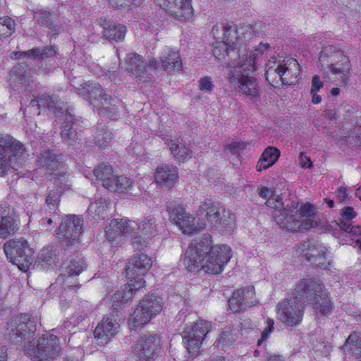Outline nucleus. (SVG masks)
Wrapping results in <instances>:
<instances>
[{
    "instance_id": "nucleus-1",
    "label": "nucleus",
    "mask_w": 361,
    "mask_h": 361,
    "mask_svg": "<svg viewBox=\"0 0 361 361\" xmlns=\"http://www.w3.org/2000/svg\"><path fill=\"white\" fill-rule=\"evenodd\" d=\"M36 331L35 320L25 314L8 324L6 334L34 361H49L57 357L61 350L58 336L46 334L35 340Z\"/></svg>"
},
{
    "instance_id": "nucleus-2",
    "label": "nucleus",
    "mask_w": 361,
    "mask_h": 361,
    "mask_svg": "<svg viewBox=\"0 0 361 361\" xmlns=\"http://www.w3.org/2000/svg\"><path fill=\"white\" fill-rule=\"evenodd\" d=\"M293 297L280 302L277 305V314L287 325L298 324L302 319L305 302L312 304L317 312L327 314L331 310V302L323 291L322 285L313 279H303L295 286Z\"/></svg>"
},
{
    "instance_id": "nucleus-3",
    "label": "nucleus",
    "mask_w": 361,
    "mask_h": 361,
    "mask_svg": "<svg viewBox=\"0 0 361 361\" xmlns=\"http://www.w3.org/2000/svg\"><path fill=\"white\" fill-rule=\"evenodd\" d=\"M231 247L225 244L212 245L209 238L193 240L185 252L183 263L188 271L202 269L219 274L231 257Z\"/></svg>"
},
{
    "instance_id": "nucleus-4",
    "label": "nucleus",
    "mask_w": 361,
    "mask_h": 361,
    "mask_svg": "<svg viewBox=\"0 0 361 361\" xmlns=\"http://www.w3.org/2000/svg\"><path fill=\"white\" fill-rule=\"evenodd\" d=\"M247 27L238 28L235 25L223 23L213 27L212 32L219 44L213 49V54L218 59L224 60L228 66H236L245 51V42L252 37Z\"/></svg>"
},
{
    "instance_id": "nucleus-5",
    "label": "nucleus",
    "mask_w": 361,
    "mask_h": 361,
    "mask_svg": "<svg viewBox=\"0 0 361 361\" xmlns=\"http://www.w3.org/2000/svg\"><path fill=\"white\" fill-rule=\"evenodd\" d=\"M42 107L47 108L49 112L54 114L56 118L55 122L61 123V136L63 141L68 145H74L79 140V135L73 128V116L65 108L64 104L60 102L57 96L44 94L31 99L27 106L30 110H39Z\"/></svg>"
},
{
    "instance_id": "nucleus-6",
    "label": "nucleus",
    "mask_w": 361,
    "mask_h": 361,
    "mask_svg": "<svg viewBox=\"0 0 361 361\" xmlns=\"http://www.w3.org/2000/svg\"><path fill=\"white\" fill-rule=\"evenodd\" d=\"M255 54L250 52L249 55H243L242 59L237 62L236 66L228 73V79L238 91L251 99L259 97L260 88L257 80L250 75V73L255 71Z\"/></svg>"
},
{
    "instance_id": "nucleus-7",
    "label": "nucleus",
    "mask_w": 361,
    "mask_h": 361,
    "mask_svg": "<svg viewBox=\"0 0 361 361\" xmlns=\"http://www.w3.org/2000/svg\"><path fill=\"white\" fill-rule=\"evenodd\" d=\"M319 59L326 63L331 73L329 78L334 83L339 86L349 84L351 63L342 50L333 45H326L321 51Z\"/></svg>"
},
{
    "instance_id": "nucleus-8",
    "label": "nucleus",
    "mask_w": 361,
    "mask_h": 361,
    "mask_svg": "<svg viewBox=\"0 0 361 361\" xmlns=\"http://www.w3.org/2000/svg\"><path fill=\"white\" fill-rule=\"evenodd\" d=\"M4 250L7 259L23 271H26L33 262L34 251L23 238L7 240L4 245Z\"/></svg>"
},
{
    "instance_id": "nucleus-9",
    "label": "nucleus",
    "mask_w": 361,
    "mask_h": 361,
    "mask_svg": "<svg viewBox=\"0 0 361 361\" xmlns=\"http://www.w3.org/2000/svg\"><path fill=\"white\" fill-rule=\"evenodd\" d=\"M164 303V299L158 295H146L130 318V325L137 328L148 323L161 311Z\"/></svg>"
},
{
    "instance_id": "nucleus-10",
    "label": "nucleus",
    "mask_w": 361,
    "mask_h": 361,
    "mask_svg": "<svg viewBox=\"0 0 361 361\" xmlns=\"http://www.w3.org/2000/svg\"><path fill=\"white\" fill-rule=\"evenodd\" d=\"M211 328L210 322L202 319L185 328L182 334V338L189 354L192 356L198 354L202 341L206 338Z\"/></svg>"
},
{
    "instance_id": "nucleus-11",
    "label": "nucleus",
    "mask_w": 361,
    "mask_h": 361,
    "mask_svg": "<svg viewBox=\"0 0 361 361\" xmlns=\"http://www.w3.org/2000/svg\"><path fill=\"white\" fill-rule=\"evenodd\" d=\"M25 152L24 145L9 135H0V176L11 167V157H22Z\"/></svg>"
},
{
    "instance_id": "nucleus-12",
    "label": "nucleus",
    "mask_w": 361,
    "mask_h": 361,
    "mask_svg": "<svg viewBox=\"0 0 361 361\" xmlns=\"http://www.w3.org/2000/svg\"><path fill=\"white\" fill-rule=\"evenodd\" d=\"M169 219L174 223L183 233L192 234L197 232V227L195 226L194 217L187 213L185 209L175 201L166 203Z\"/></svg>"
},
{
    "instance_id": "nucleus-13",
    "label": "nucleus",
    "mask_w": 361,
    "mask_h": 361,
    "mask_svg": "<svg viewBox=\"0 0 361 361\" xmlns=\"http://www.w3.org/2000/svg\"><path fill=\"white\" fill-rule=\"evenodd\" d=\"M83 219L82 216L67 215L59 228L58 238L65 243L71 245L78 243L82 232Z\"/></svg>"
},
{
    "instance_id": "nucleus-14",
    "label": "nucleus",
    "mask_w": 361,
    "mask_h": 361,
    "mask_svg": "<svg viewBox=\"0 0 361 361\" xmlns=\"http://www.w3.org/2000/svg\"><path fill=\"white\" fill-rule=\"evenodd\" d=\"M266 204L274 209L272 212L273 218L277 224L283 228L288 231H299L305 230L302 228L303 224L295 217L291 213H286L282 210L283 202L281 200H274V199L267 201Z\"/></svg>"
},
{
    "instance_id": "nucleus-15",
    "label": "nucleus",
    "mask_w": 361,
    "mask_h": 361,
    "mask_svg": "<svg viewBox=\"0 0 361 361\" xmlns=\"http://www.w3.org/2000/svg\"><path fill=\"white\" fill-rule=\"evenodd\" d=\"M156 218L149 214L145 217L139 224L137 231L131 235V243L135 249L141 250L145 247L149 240L157 234Z\"/></svg>"
},
{
    "instance_id": "nucleus-16",
    "label": "nucleus",
    "mask_w": 361,
    "mask_h": 361,
    "mask_svg": "<svg viewBox=\"0 0 361 361\" xmlns=\"http://www.w3.org/2000/svg\"><path fill=\"white\" fill-rule=\"evenodd\" d=\"M36 164L46 174L59 176L66 173L63 156L55 154L51 149L42 151L37 156Z\"/></svg>"
},
{
    "instance_id": "nucleus-17",
    "label": "nucleus",
    "mask_w": 361,
    "mask_h": 361,
    "mask_svg": "<svg viewBox=\"0 0 361 361\" xmlns=\"http://www.w3.org/2000/svg\"><path fill=\"white\" fill-rule=\"evenodd\" d=\"M162 340L157 334H147L141 336L135 345L138 357L157 358L160 352Z\"/></svg>"
},
{
    "instance_id": "nucleus-18",
    "label": "nucleus",
    "mask_w": 361,
    "mask_h": 361,
    "mask_svg": "<svg viewBox=\"0 0 361 361\" xmlns=\"http://www.w3.org/2000/svg\"><path fill=\"white\" fill-rule=\"evenodd\" d=\"M120 328L119 321L114 314L104 317L103 319L96 326L94 336L101 345L106 344L118 332Z\"/></svg>"
},
{
    "instance_id": "nucleus-19",
    "label": "nucleus",
    "mask_w": 361,
    "mask_h": 361,
    "mask_svg": "<svg viewBox=\"0 0 361 361\" xmlns=\"http://www.w3.org/2000/svg\"><path fill=\"white\" fill-rule=\"evenodd\" d=\"M160 6L170 16L185 20L192 16L191 0H157Z\"/></svg>"
},
{
    "instance_id": "nucleus-20",
    "label": "nucleus",
    "mask_w": 361,
    "mask_h": 361,
    "mask_svg": "<svg viewBox=\"0 0 361 361\" xmlns=\"http://www.w3.org/2000/svg\"><path fill=\"white\" fill-rule=\"evenodd\" d=\"M134 281L131 280L130 284H126L121 287V288L116 292L113 297L112 308L118 310L121 307V304L126 303L141 288L144 287L145 281L143 278L138 277L137 279L132 278Z\"/></svg>"
},
{
    "instance_id": "nucleus-21",
    "label": "nucleus",
    "mask_w": 361,
    "mask_h": 361,
    "mask_svg": "<svg viewBox=\"0 0 361 361\" xmlns=\"http://www.w3.org/2000/svg\"><path fill=\"white\" fill-rule=\"evenodd\" d=\"M254 286H251L233 292L232 297L228 300V310L231 312H238L247 307L254 305L253 301H249V298L254 294Z\"/></svg>"
},
{
    "instance_id": "nucleus-22",
    "label": "nucleus",
    "mask_w": 361,
    "mask_h": 361,
    "mask_svg": "<svg viewBox=\"0 0 361 361\" xmlns=\"http://www.w3.org/2000/svg\"><path fill=\"white\" fill-rule=\"evenodd\" d=\"M152 265V259L147 255L143 253L135 255L128 262L126 276L128 278H135L137 276L144 275Z\"/></svg>"
},
{
    "instance_id": "nucleus-23",
    "label": "nucleus",
    "mask_w": 361,
    "mask_h": 361,
    "mask_svg": "<svg viewBox=\"0 0 361 361\" xmlns=\"http://www.w3.org/2000/svg\"><path fill=\"white\" fill-rule=\"evenodd\" d=\"M135 222L123 220L114 219L106 228V236L109 241H114L117 236L128 235L130 233L133 235V231L135 228Z\"/></svg>"
},
{
    "instance_id": "nucleus-24",
    "label": "nucleus",
    "mask_w": 361,
    "mask_h": 361,
    "mask_svg": "<svg viewBox=\"0 0 361 361\" xmlns=\"http://www.w3.org/2000/svg\"><path fill=\"white\" fill-rule=\"evenodd\" d=\"M85 268L86 263L84 259L80 258L73 259L64 267V273L58 276L56 281L59 283L67 282L68 283L64 285L65 290H71L73 286L69 284V280L71 279L72 276H78Z\"/></svg>"
},
{
    "instance_id": "nucleus-25",
    "label": "nucleus",
    "mask_w": 361,
    "mask_h": 361,
    "mask_svg": "<svg viewBox=\"0 0 361 361\" xmlns=\"http://www.w3.org/2000/svg\"><path fill=\"white\" fill-rule=\"evenodd\" d=\"M18 229L13 211L0 207V237L6 238L15 233Z\"/></svg>"
},
{
    "instance_id": "nucleus-26",
    "label": "nucleus",
    "mask_w": 361,
    "mask_h": 361,
    "mask_svg": "<svg viewBox=\"0 0 361 361\" xmlns=\"http://www.w3.org/2000/svg\"><path fill=\"white\" fill-rule=\"evenodd\" d=\"M100 25L103 28L104 37L109 41L118 42L124 39L126 27L124 25L116 24L112 20H100Z\"/></svg>"
},
{
    "instance_id": "nucleus-27",
    "label": "nucleus",
    "mask_w": 361,
    "mask_h": 361,
    "mask_svg": "<svg viewBox=\"0 0 361 361\" xmlns=\"http://www.w3.org/2000/svg\"><path fill=\"white\" fill-rule=\"evenodd\" d=\"M31 70L27 65L20 63L13 68L10 74V86L13 89L19 90L18 85L20 87L26 86L30 84Z\"/></svg>"
},
{
    "instance_id": "nucleus-28",
    "label": "nucleus",
    "mask_w": 361,
    "mask_h": 361,
    "mask_svg": "<svg viewBox=\"0 0 361 361\" xmlns=\"http://www.w3.org/2000/svg\"><path fill=\"white\" fill-rule=\"evenodd\" d=\"M161 68L168 73L182 70V60L178 51L169 47L164 49L160 56Z\"/></svg>"
},
{
    "instance_id": "nucleus-29",
    "label": "nucleus",
    "mask_w": 361,
    "mask_h": 361,
    "mask_svg": "<svg viewBox=\"0 0 361 361\" xmlns=\"http://www.w3.org/2000/svg\"><path fill=\"white\" fill-rule=\"evenodd\" d=\"M178 178L177 169L169 165H163L157 168L155 180L162 187L171 188Z\"/></svg>"
},
{
    "instance_id": "nucleus-30",
    "label": "nucleus",
    "mask_w": 361,
    "mask_h": 361,
    "mask_svg": "<svg viewBox=\"0 0 361 361\" xmlns=\"http://www.w3.org/2000/svg\"><path fill=\"white\" fill-rule=\"evenodd\" d=\"M78 94L85 97L94 107L99 106V100L106 93L99 83L89 82L82 85Z\"/></svg>"
},
{
    "instance_id": "nucleus-31",
    "label": "nucleus",
    "mask_w": 361,
    "mask_h": 361,
    "mask_svg": "<svg viewBox=\"0 0 361 361\" xmlns=\"http://www.w3.org/2000/svg\"><path fill=\"white\" fill-rule=\"evenodd\" d=\"M126 70L134 74L136 78H140L141 80L145 78L147 63L143 58L135 53H130L126 56Z\"/></svg>"
},
{
    "instance_id": "nucleus-32",
    "label": "nucleus",
    "mask_w": 361,
    "mask_h": 361,
    "mask_svg": "<svg viewBox=\"0 0 361 361\" xmlns=\"http://www.w3.org/2000/svg\"><path fill=\"white\" fill-rule=\"evenodd\" d=\"M63 249L53 245L43 247L37 256V262L46 265L56 264L59 259L63 258Z\"/></svg>"
},
{
    "instance_id": "nucleus-33",
    "label": "nucleus",
    "mask_w": 361,
    "mask_h": 361,
    "mask_svg": "<svg viewBox=\"0 0 361 361\" xmlns=\"http://www.w3.org/2000/svg\"><path fill=\"white\" fill-rule=\"evenodd\" d=\"M266 80L269 81V78L276 75L283 85H293L297 82V76L290 75V69L286 66V63H279L276 68L269 67L266 71Z\"/></svg>"
},
{
    "instance_id": "nucleus-34",
    "label": "nucleus",
    "mask_w": 361,
    "mask_h": 361,
    "mask_svg": "<svg viewBox=\"0 0 361 361\" xmlns=\"http://www.w3.org/2000/svg\"><path fill=\"white\" fill-rule=\"evenodd\" d=\"M34 13L35 18L41 27H47L52 35H58L61 27L55 23L54 14L44 9H37Z\"/></svg>"
},
{
    "instance_id": "nucleus-35",
    "label": "nucleus",
    "mask_w": 361,
    "mask_h": 361,
    "mask_svg": "<svg viewBox=\"0 0 361 361\" xmlns=\"http://www.w3.org/2000/svg\"><path fill=\"white\" fill-rule=\"evenodd\" d=\"M112 185L114 188H110L109 190L117 192L119 193H128L131 195H137L139 190H135L136 185L129 178L126 176H116Z\"/></svg>"
},
{
    "instance_id": "nucleus-36",
    "label": "nucleus",
    "mask_w": 361,
    "mask_h": 361,
    "mask_svg": "<svg viewBox=\"0 0 361 361\" xmlns=\"http://www.w3.org/2000/svg\"><path fill=\"white\" fill-rule=\"evenodd\" d=\"M96 180L101 182L102 185L109 189L114 188L112 183L116 177L113 173L112 167L109 164H102L94 170Z\"/></svg>"
},
{
    "instance_id": "nucleus-37",
    "label": "nucleus",
    "mask_w": 361,
    "mask_h": 361,
    "mask_svg": "<svg viewBox=\"0 0 361 361\" xmlns=\"http://www.w3.org/2000/svg\"><path fill=\"white\" fill-rule=\"evenodd\" d=\"M280 151L274 147H268L263 152L256 168L258 171L267 169L271 166L279 159Z\"/></svg>"
},
{
    "instance_id": "nucleus-38",
    "label": "nucleus",
    "mask_w": 361,
    "mask_h": 361,
    "mask_svg": "<svg viewBox=\"0 0 361 361\" xmlns=\"http://www.w3.org/2000/svg\"><path fill=\"white\" fill-rule=\"evenodd\" d=\"M342 348L345 354H352L361 360V334H350Z\"/></svg>"
},
{
    "instance_id": "nucleus-39",
    "label": "nucleus",
    "mask_w": 361,
    "mask_h": 361,
    "mask_svg": "<svg viewBox=\"0 0 361 361\" xmlns=\"http://www.w3.org/2000/svg\"><path fill=\"white\" fill-rule=\"evenodd\" d=\"M166 143L169 146L171 153L178 161L184 162L191 157V152L183 142L177 140H168Z\"/></svg>"
},
{
    "instance_id": "nucleus-40",
    "label": "nucleus",
    "mask_w": 361,
    "mask_h": 361,
    "mask_svg": "<svg viewBox=\"0 0 361 361\" xmlns=\"http://www.w3.org/2000/svg\"><path fill=\"white\" fill-rule=\"evenodd\" d=\"M299 216L300 217L305 218L301 221L303 224L302 228H305V230H308L317 226V221L314 219V207L310 203H305L300 207L299 209Z\"/></svg>"
},
{
    "instance_id": "nucleus-41",
    "label": "nucleus",
    "mask_w": 361,
    "mask_h": 361,
    "mask_svg": "<svg viewBox=\"0 0 361 361\" xmlns=\"http://www.w3.org/2000/svg\"><path fill=\"white\" fill-rule=\"evenodd\" d=\"M356 216L357 212L352 207H345L343 209L338 221H334L332 224H334L336 226H338L344 231H348L352 225V221Z\"/></svg>"
},
{
    "instance_id": "nucleus-42",
    "label": "nucleus",
    "mask_w": 361,
    "mask_h": 361,
    "mask_svg": "<svg viewBox=\"0 0 361 361\" xmlns=\"http://www.w3.org/2000/svg\"><path fill=\"white\" fill-rule=\"evenodd\" d=\"M237 337L233 334L230 327H226L223 329L219 338L216 340L217 348L225 350L232 345Z\"/></svg>"
},
{
    "instance_id": "nucleus-43",
    "label": "nucleus",
    "mask_w": 361,
    "mask_h": 361,
    "mask_svg": "<svg viewBox=\"0 0 361 361\" xmlns=\"http://www.w3.org/2000/svg\"><path fill=\"white\" fill-rule=\"evenodd\" d=\"M106 202L99 198L90 204L88 212L94 219H104L106 215Z\"/></svg>"
},
{
    "instance_id": "nucleus-44",
    "label": "nucleus",
    "mask_w": 361,
    "mask_h": 361,
    "mask_svg": "<svg viewBox=\"0 0 361 361\" xmlns=\"http://www.w3.org/2000/svg\"><path fill=\"white\" fill-rule=\"evenodd\" d=\"M327 248L318 243L313 242L307 245V252L305 253L306 259L312 261L322 255L326 254Z\"/></svg>"
},
{
    "instance_id": "nucleus-45",
    "label": "nucleus",
    "mask_w": 361,
    "mask_h": 361,
    "mask_svg": "<svg viewBox=\"0 0 361 361\" xmlns=\"http://www.w3.org/2000/svg\"><path fill=\"white\" fill-rule=\"evenodd\" d=\"M61 191L59 188L56 190H51L45 201V204L47 209L50 212L56 213L60 202Z\"/></svg>"
},
{
    "instance_id": "nucleus-46",
    "label": "nucleus",
    "mask_w": 361,
    "mask_h": 361,
    "mask_svg": "<svg viewBox=\"0 0 361 361\" xmlns=\"http://www.w3.org/2000/svg\"><path fill=\"white\" fill-rule=\"evenodd\" d=\"M200 207L201 210L206 212L207 220L211 223H214V220L215 219L214 215L215 213H218V209H221V204L219 202H213L212 200H209L202 203Z\"/></svg>"
},
{
    "instance_id": "nucleus-47",
    "label": "nucleus",
    "mask_w": 361,
    "mask_h": 361,
    "mask_svg": "<svg viewBox=\"0 0 361 361\" xmlns=\"http://www.w3.org/2000/svg\"><path fill=\"white\" fill-rule=\"evenodd\" d=\"M112 139V133L106 128H98L94 136L95 144L100 147L107 145Z\"/></svg>"
},
{
    "instance_id": "nucleus-48",
    "label": "nucleus",
    "mask_w": 361,
    "mask_h": 361,
    "mask_svg": "<svg viewBox=\"0 0 361 361\" xmlns=\"http://www.w3.org/2000/svg\"><path fill=\"white\" fill-rule=\"evenodd\" d=\"M235 216L233 213L230 210L226 209L225 212H223L221 221L218 224L219 227H228L230 230L233 229L235 225Z\"/></svg>"
},
{
    "instance_id": "nucleus-49",
    "label": "nucleus",
    "mask_w": 361,
    "mask_h": 361,
    "mask_svg": "<svg viewBox=\"0 0 361 361\" xmlns=\"http://www.w3.org/2000/svg\"><path fill=\"white\" fill-rule=\"evenodd\" d=\"M123 104L120 101H115L114 103L110 104V106H106V110L102 109V114L106 115L109 117L116 118L123 109Z\"/></svg>"
},
{
    "instance_id": "nucleus-50",
    "label": "nucleus",
    "mask_w": 361,
    "mask_h": 361,
    "mask_svg": "<svg viewBox=\"0 0 361 361\" xmlns=\"http://www.w3.org/2000/svg\"><path fill=\"white\" fill-rule=\"evenodd\" d=\"M141 0H109V4L119 10L129 9L133 6L140 3Z\"/></svg>"
},
{
    "instance_id": "nucleus-51",
    "label": "nucleus",
    "mask_w": 361,
    "mask_h": 361,
    "mask_svg": "<svg viewBox=\"0 0 361 361\" xmlns=\"http://www.w3.org/2000/svg\"><path fill=\"white\" fill-rule=\"evenodd\" d=\"M330 257V253L327 251L326 254L322 255L319 257L313 259L312 264L316 267H321L325 269H329L331 265V260L329 259Z\"/></svg>"
},
{
    "instance_id": "nucleus-52",
    "label": "nucleus",
    "mask_w": 361,
    "mask_h": 361,
    "mask_svg": "<svg viewBox=\"0 0 361 361\" xmlns=\"http://www.w3.org/2000/svg\"><path fill=\"white\" fill-rule=\"evenodd\" d=\"M214 85L212 78L205 76L199 80V88L205 93H211L212 92Z\"/></svg>"
},
{
    "instance_id": "nucleus-53",
    "label": "nucleus",
    "mask_w": 361,
    "mask_h": 361,
    "mask_svg": "<svg viewBox=\"0 0 361 361\" xmlns=\"http://www.w3.org/2000/svg\"><path fill=\"white\" fill-rule=\"evenodd\" d=\"M274 190L272 188H269L266 186H262L260 188L258 189V195L259 197L267 199L268 198L267 201L269 200L274 199L276 200H281V199L279 198V196H277L276 198L274 197Z\"/></svg>"
},
{
    "instance_id": "nucleus-54",
    "label": "nucleus",
    "mask_w": 361,
    "mask_h": 361,
    "mask_svg": "<svg viewBox=\"0 0 361 361\" xmlns=\"http://www.w3.org/2000/svg\"><path fill=\"white\" fill-rule=\"evenodd\" d=\"M274 322L273 319H267V326L262 332L261 338L257 341L258 345H262V343L269 338V335L274 330Z\"/></svg>"
},
{
    "instance_id": "nucleus-55",
    "label": "nucleus",
    "mask_w": 361,
    "mask_h": 361,
    "mask_svg": "<svg viewBox=\"0 0 361 361\" xmlns=\"http://www.w3.org/2000/svg\"><path fill=\"white\" fill-rule=\"evenodd\" d=\"M112 102H115V100H114L111 96L105 94V96L102 97L99 100V106H94V108L97 109L99 114H102L101 110H106V106H110V104H111Z\"/></svg>"
},
{
    "instance_id": "nucleus-56",
    "label": "nucleus",
    "mask_w": 361,
    "mask_h": 361,
    "mask_svg": "<svg viewBox=\"0 0 361 361\" xmlns=\"http://www.w3.org/2000/svg\"><path fill=\"white\" fill-rule=\"evenodd\" d=\"M0 20H2L1 24L3 26H6L8 28V30H9L11 31V32L8 35V36H11L12 35V33H13L16 30V24L15 21L11 18L8 17V16L6 18H0Z\"/></svg>"
},
{
    "instance_id": "nucleus-57",
    "label": "nucleus",
    "mask_w": 361,
    "mask_h": 361,
    "mask_svg": "<svg viewBox=\"0 0 361 361\" xmlns=\"http://www.w3.org/2000/svg\"><path fill=\"white\" fill-rule=\"evenodd\" d=\"M56 53L53 46H46L41 49V59L54 56Z\"/></svg>"
},
{
    "instance_id": "nucleus-58",
    "label": "nucleus",
    "mask_w": 361,
    "mask_h": 361,
    "mask_svg": "<svg viewBox=\"0 0 361 361\" xmlns=\"http://www.w3.org/2000/svg\"><path fill=\"white\" fill-rule=\"evenodd\" d=\"M269 47V44H259L258 47L255 50V51H247L245 49V52H243L242 54V56L243 55H249V54L250 52H252L255 54V62L256 63V60H257V56L258 55V54H262L265 50L268 49Z\"/></svg>"
},
{
    "instance_id": "nucleus-59",
    "label": "nucleus",
    "mask_w": 361,
    "mask_h": 361,
    "mask_svg": "<svg viewBox=\"0 0 361 361\" xmlns=\"http://www.w3.org/2000/svg\"><path fill=\"white\" fill-rule=\"evenodd\" d=\"M324 83L320 80L319 76L315 75L313 76L312 80V87L310 92H318L321 88L323 87Z\"/></svg>"
},
{
    "instance_id": "nucleus-60",
    "label": "nucleus",
    "mask_w": 361,
    "mask_h": 361,
    "mask_svg": "<svg viewBox=\"0 0 361 361\" xmlns=\"http://www.w3.org/2000/svg\"><path fill=\"white\" fill-rule=\"evenodd\" d=\"M106 75L109 77L111 82H114L115 84H119L121 79L118 70H116L114 68L112 70H108Z\"/></svg>"
},
{
    "instance_id": "nucleus-61",
    "label": "nucleus",
    "mask_w": 361,
    "mask_h": 361,
    "mask_svg": "<svg viewBox=\"0 0 361 361\" xmlns=\"http://www.w3.org/2000/svg\"><path fill=\"white\" fill-rule=\"evenodd\" d=\"M246 145L244 142H233L228 146V149L231 153H237L239 149L245 148Z\"/></svg>"
},
{
    "instance_id": "nucleus-62",
    "label": "nucleus",
    "mask_w": 361,
    "mask_h": 361,
    "mask_svg": "<svg viewBox=\"0 0 361 361\" xmlns=\"http://www.w3.org/2000/svg\"><path fill=\"white\" fill-rule=\"evenodd\" d=\"M41 48H33L25 51V57H32L35 59H41Z\"/></svg>"
},
{
    "instance_id": "nucleus-63",
    "label": "nucleus",
    "mask_w": 361,
    "mask_h": 361,
    "mask_svg": "<svg viewBox=\"0 0 361 361\" xmlns=\"http://www.w3.org/2000/svg\"><path fill=\"white\" fill-rule=\"evenodd\" d=\"M300 164L302 168H310L312 166V162L308 157H307L303 152H301L299 156Z\"/></svg>"
},
{
    "instance_id": "nucleus-64",
    "label": "nucleus",
    "mask_w": 361,
    "mask_h": 361,
    "mask_svg": "<svg viewBox=\"0 0 361 361\" xmlns=\"http://www.w3.org/2000/svg\"><path fill=\"white\" fill-rule=\"evenodd\" d=\"M348 195L347 189L345 188H340L336 192V197L341 202H345L348 198Z\"/></svg>"
}]
</instances>
